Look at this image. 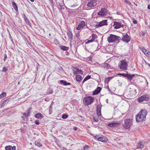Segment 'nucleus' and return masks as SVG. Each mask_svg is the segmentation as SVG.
<instances>
[{"instance_id":"nucleus-1","label":"nucleus","mask_w":150,"mask_h":150,"mask_svg":"<svg viewBox=\"0 0 150 150\" xmlns=\"http://www.w3.org/2000/svg\"><path fill=\"white\" fill-rule=\"evenodd\" d=\"M128 64L126 61L122 60L120 62L119 67L120 69L122 70H127Z\"/></svg>"},{"instance_id":"nucleus-2","label":"nucleus","mask_w":150,"mask_h":150,"mask_svg":"<svg viewBox=\"0 0 150 150\" xmlns=\"http://www.w3.org/2000/svg\"><path fill=\"white\" fill-rule=\"evenodd\" d=\"M125 123L124 127L125 128L128 129L132 125V120L131 119H127L125 120Z\"/></svg>"},{"instance_id":"nucleus-3","label":"nucleus","mask_w":150,"mask_h":150,"mask_svg":"<svg viewBox=\"0 0 150 150\" xmlns=\"http://www.w3.org/2000/svg\"><path fill=\"white\" fill-rule=\"evenodd\" d=\"M94 99L93 98L91 97H87L83 99V101L85 105H90L93 102Z\"/></svg>"},{"instance_id":"nucleus-4","label":"nucleus","mask_w":150,"mask_h":150,"mask_svg":"<svg viewBox=\"0 0 150 150\" xmlns=\"http://www.w3.org/2000/svg\"><path fill=\"white\" fill-rule=\"evenodd\" d=\"M150 98V96L148 94H145L141 96L138 99V101L141 102L144 101H148Z\"/></svg>"},{"instance_id":"nucleus-5","label":"nucleus","mask_w":150,"mask_h":150,"mask_svg":"<svg viewBox=\"0 0 150 150\" xmlns=\"http://www.w3.org/2000/svg\"><path fill=\"white\" fill-rule=\"evenodd\" d=\"M146 117L141 115L139 113L136 115V120L137 122L145 121L146 120Z\"/></svg>"},{"instance_id":"nucleus-6","label":"nucleus","mask_w":150,"mask_h":150,"mask_svg":"<svg viewBox=\"0 0 150 150\" xmlns=\"http://www.w3.org/2000/svg\"><path fill=\"white\" fill-rule=\"evenodd\" d=\"M107 20H103L99 23H98V24H96L95 26L96 28H98L104 25H107Z\"/></svg>"},{"instance_id":"nucleus-7","label":"nucleus","mask_w":150,"mask_h":150,"mask_svg":"<svg viewBox=\"0 0 150 150\" xmlns=\"http://www.w3.org/2000/svg\"><path fill=\"white\" fill-rule=\"evenodd\" d=\"M107 13V10L105 8H102L100 11L98 13V15L99 16H105Z\"/></svg>"},{"instance_id":"nucleus-8","label":"nucleus","mask_w":150,"mask_h":150,"mask_svg":"<svg viewBox=\"0 0 150 150\" xmlns=\"http://www.w3.org/2000/svg\"><path fill=\"white\" fill-rule=\"evenodd\" d=\"M102 106V105L101 104L98 105H97L96 113L97 115L98 116H100L101 115V111Z\"/></svg>"},{"instance_id":"nucleus-9","label":"nucleus","mask_w":150,"mask_h":150,"mask_svg":"<svg viewBox=\"0 0 150 150\" xmlns=\"http://www.w3.org/2000/svg\"><path fill=\"white\" fill-rule=\"evenodd\" d=\"M119 38H108L109 43H118L119 42Z\"/></svg>"},{"instance_id":"nucleus-10","label":"nucleus","mask_w":150,"mask_h":150,"mask_svg":"<svg viewBox=\"0 0 150 150\" xmlns=\"http://www.w3.org/2000/svg\"><path fill=\"white\" fill-rule=\"evenodd\" d=\"M120 124L119 122H111L110 123L108 124V126L110 127H117Z\"/></svg>"},{"instance_id":"nucleus-11","label":"nucleus","mask_w":150,"mask_h":150,"mask_svg":"<svg viewBox=\"0 0 150 150\" xmlns=\"http://www.w3.org/2000/svg\"><path fill=\"white\" fill-rule=\"evenodd\" d=\"M102 88L100 87H98L93 92V94L96 95L99 93L100 91Z\"/></svg>"},{"instance_id":"nucleus-12","label":"nucleus","mask_w":150,"mask_h":150,"mask_svg":"<svg viewBox=\"0 0 150 150\" xmlns=\"http://www.w3.org/2000/svg\"><path fill=\"white\" fill-rule=\"evenodd\" d=\"M98 141L102 142H105L108 141V139L106 137L102 136L101 137H99L98 139Z\"/></svg>"},{"instance_id":"nucleus-13","label":"nucleus","mask_w":150,"mask_h":150,"mask_svg":"<svg viewBox=\"0 0 150 150\" xmlns=\"http://www.w3.org/2000/svg\"><path fill=\"white\" fill-rule=\"evenodd\" d=\"M97 4L96 2L95 1H90L87 4V6L90 7H93L96 6Z\"/></svg>"},{"instance_id":"nucleus-14","label":"nucleus","mask_w":150,"mask_h":150,"mask_svg":"<svg viewBox=\"0 0 150 150\" xmlns=\"http://www.w3.org/2000/svg\"><path fill=\"white\" fill-rule=\"evenodd\" d=\"M124 26V25H121L120 23L119 22H116V24L114 28L115 29H118L120 28L121 27L123 28Z\"/></svg>"},{"instance_id":"nucleus-15","label":"nucleus","mask_w":150,"mask_h":150,"mask_svg":"<svg viewBox=\"0 0 150 150\" xmlns=\"http://www.w3.org/2000/svg\"><path fill=\"white\" fill-rule=\"evenodd\" d=\"M139 113L145 117H146V116L147 114V110L145 109L142 110Z\"/></svg>"},{"instance_id":"nucleus-16","label":"nucleus","mask_w":150,"mask_h":150,"mask_svg":"<svg viewBox=\"0 0 150 150\" xmlns=\"http://www.w3.org/2000/svg\"><path fill=\"white\" fill-rule=\"evenodd\" d=\"M6 150H15L16 149V147L15 146H8L5 147Z\"/></svg>"},{"instance_id":"nucleus-17","label":"nucleus","mask_w":150,"mask_h":150,"mask_svg":"<svg viewBox=\"0 0 150 150\" xmlns=\"http://www.w3.org/2000/svg\"><path fill=\"white\" fill-rule=\"evenodd\" d=\"M144 142H139V143H138L137 146V148L140 149H142L143 148L144 146Z\"/></svg>"},{"instance_id":"nucleus-18","label":"nucleus","mask_w":150,"mask_h":150,"mask_svg":"<svg viewBox=\"0 0 150 150\" xmlns=\"http://www.w3.org/2000/svg\"><path fill=\"white\" fill-rule=\"evenodd\" d=\"M9 101V99H7L6 100L3 101L0 105L1 107H3L5 106V105L6 104H7Z\"/></svg>"},{"instance_id":"nucleus-19","label":"nucleus","mask_w":150,"mask_h":150,"mask_svg":"<svg viewBox=\"0 0 150 150\" xmlns=\"http://www.w3.org/2000/svg\"><path fill=\"white\" fill-rule=\"evenodd\" d=\"M60 83L61 84H63L64 86L70 85L71 84L70 83L67 82L66 81L63 80L60 81Z\"/></svg>"},{"instance_id":"nucleus-20","label":"nucleus","mask_w":150,"mask_h":150,"mask_svg":"<svg viewBox=\"0 0 150 150\" xmlns=\"http://www.w3.org/2000/svg\"><path fill=\"white\" fill-rule=\"evenodd\" d=\"M135 76L134 74L131 75L130 74H126V77H127L128 79L131 80L132 78Z\"/></svg>"},{"instance_id":"nucleus-21","label":"nucleus","mask_w":150,"mask_h":150,"mask_svg":"<svg viewBox=\"0 0 150 150\" xmlns=\"http://www.w3.org/2000/svg\"><path fill=\"white\" fill-rule=\"evenodd\" d=\"M12 6L15 11L16 12L18 11V9L17 6L16 4L14 2H13L12 3Z\"/></svg>"},{"instance_id":"nucleus-22","label":"nucleus","mask_w":150,"mask_h":150,"mask_svg":"<svg viewBox=\"0 0 150 150\" xmlns=\"http://www.w3.org/2000/svg\"><path fill=\"white\" fill-rule=\"evenodd\" d=\"M96 38H92V39L90 40H86L85 42L86 44H89L94 41Z\"/></svg>"},{"instance_id":"nucleus-23","label":"nucleus","mask_w":150,"mask_h":150,"mask_svg":"<svg viewBox=\"0 0 150 150\" xmlns=\"http://www.w3.org/2000/svg\"><path fill=\"white\" fill-rule=\"evenodd\" d=\"M30 113V110L29 109H28L26 111V113H24L23 114V115L26 117L29 116Z\"/></svg>"},{"instance_id":"nucleus-24","label":"nucleus","mask_w":150,"mask_h":150,"mask_svg":"<svg viewBox=\"0 0 150 150\" xmlns=\"http://www.w3.org/2000/svg\"><path fill=\"white\" fill-rule=\"evenodd\" d=\"M35 117L39 119H40L43 117V115L40 113H38L35 115Z\"/></svg>"},{"instance_id":"nucleus-25","label":"nucleus","mask_w":150,"mask_h":150,"mask_svg":"<svg viewBox=\"0 0 150 150\" xmlns=\"http://www.w3.org/2000/svg\"><path fill=\"white\" fill-rule=\"evenodd\" d=\"M60 48L62 50L67 51L69 49V48L65 46H59Z\"/></svg>"},{"instance_id":"nucleus-26","label":"nucleus","mask_w":150,"mask_h":150,"mask_svg":"<svg viewBox=\"0 0 150 150\" xmlns=\"http://www.w3.org/2000/svg\"><path fill=\"white\" fill-rule=\"evenodd\" d=\"M76 78L77 81L78 82L81 81L82 79L81 76L79 75H76Z\"/></svg>"},{"instance_id":"nucleus-27","label":"nucleus","mask_w":150,"mask_h":150,"mask_svg":"<svg viewBox=\"0 0 150 150\" xmlns=\"http://www.w3.org/2000/svg\"><path fill=\"white\" fill-rule=\"evenodd\" d=\"M59 6L60 7L61 9H64V4L62 1L60 2H59L58 4Z\"/></svg>"},{"instance_id":"nucleus-28","label":"nucleus","mask_w":150,"mask_h":150,"mask_svg":"<svg viewBox=\"0 0 150 150\" xmlns=\"http://www.w3.org/2000/svg\"><path fill=\"white\" fill-rule=\"evenodd\" d=\"M91 78V76L90 75H88L82 81V83H83L85 81L88 80Z\"/></svg>"},{"instance_id":"nucleus-29","label":"nucleus","mask_w":150,"mask_h":150,"mask_svg":"<svg viewBox=\"0 0 150 150\" xmlns=\"http://www.w3.org/2000/svg\"><path fill=\"white\" fill-rule=\"evenodd\" d=\"M121 40L124 42H128L130 40V38H122Z\"/></svg>"},{"instance_id":"nucleus-30","label":"nucleus","mask_w":150,"mask_h":150,"mask_svg":"<svg viewBox=\"0 0 150 150\" xmlns=\"http://www.w3.org/2000/svg\"><path fill=\"white\" fill-rule=\"evenodd\" d=\"M35 145L37 146L40 147L42 146V144L41 143L40 141H37L35 142Z\"/></svg>"},{"instance_id":"nucleus-31","label":"nucleus","mask_w":150,"mask_h":150,"mask_svg":"<svg viewBox=\"0 0 150 150\" xmlns=\"http://www.w3.org/2000/svg\"><path fill=\"white\" fill-rule=\"evenodd\" d=\"M80 25H81L83 28L85 26V23L83 21H81L79 24Z\"/></svg>"},{"instance_id":"nucleus-32","label":"nucleus","mask_w":150,"mask_h":150,"mask_svg":"<svg viewBox=\"0 0 150 150\" xmlns=\"http://www.w3.org/2000/svg\"><path fill=\"white\" fill-rule=\"evenodd\" d=\"M24 19L26 24H27L28 25L30 26L31 23L29 20L28 19L26 18H25V19Z\"/></svg>"},{"instance_id":"nucleus-33","label":"nucleus","mask_w":150,"mask_h":150,"mask_svg":"<svg viewBox=\"0 0 150 150\" xmlns=\"http://www.w3.org/2000/svg\"><path fill=\"white\" fill-rule=\"evenodd\" d=\"M67 34L69 38H72V33L71 31H68Z\"/></svg>"},{"instance_id":"nucleus-34","label":"nucleus","mask_w":150,"mask_h":150,"mask_svg":"<svg viewBox=\"0 0 150 150\" xmlns=\"http://www.w3.org/2000/svg\"><path fill=\"white\" fill-rule=\"evenodd\" d=\"M6 96V93L4 92L0 95V99H1Z\"/></svg>"},{"instance_id":"nucleus-35","label":"nucleus","mask_w":150,"mask_h":150,"mask_svg":"<svg viewBox=\"0 0 150 150\" xmlns=\"http://www.w3.org/2000/svg\"><path fill=\"white\" fill-rule=\"evenodd\" d=\"M144 53L147 56H150V52L149 51L146 50V51H144Z\"/></svg>"},{"instance_id":"nucleus-36","label":"nucleus","mask_w":150,"mask_h":150,"mask_svg":"<svg viewBox=\"0 0 150 150\" xmlns=\"http://www.w3.org/2000/svg\"><path fill=\"white\" fill-rule=\"evenodd\" d=\"M108 38H120V37L111 34L110 35V36H109Z\"/></svg>"},{"instance_id":"nucleus-37","label":"nucleus","mask_w":150,"mask_h":150,"mask_svg":"<svg viewBox=\"0 0 150 150\" xmlns=\"http://www.w3.org/2000/svg\"><path fill=\"white\" fill-rule=\"evenodd\" d=\"M103 66L105 68H109L110 66L109 64L106 63H105L103 64Z\"/></svg>"},{"instance_id":"nucleus-38","label":"nucleus","mask_w":150,"mask_h":150,"mask_svg":"<svg viewBox=\"0 0 150 150\" xmlns=\"http://www.w3.org/2000/svg\"><path fill=\"white\" fill-rule=\"evenodd\" d=\"M90 148V146L88 145H85L84 147V150H87L89 149Z\"/></svg>"},{"instance_id":"nucleus-39","label":"nucleus","mask_w":150,"mask_h":150,"mask_svg":"<svg viewBox=\"0 0 150 150\" xmlns=\"http://www.w3.org/2000/svg\"><path fill=\"white\" fill-rule=\"evenodd\" d=\"M53 92V90L51 89H49L48 90V94H52Z\"/></svg>"},{"instance_id":"nucleus-40","label":"nucleus","mask_w":150,"mask_h":150,"mask_svg":"<svg viewBox=\"0 0 150 150\" xmlns=\"http://www.w3.org/2000/svg\"><path fill=\"white\" fill-rule=\"evenodd\" d=\"M139 49L141 50L142 52L144 53V51H146V49L144 47H139Z\"/></svg>"},{"instance_id":"nucleus-41","label":"nucleus","mask_w":150,"mask_h":150,"mask_svg":"<svg viewBox=\"0 0 150 150\" xmlns=\"http://www.w3.org/2000/svg\"><path fill=\"white\" fill-rule=\"evenodd\" d=\"M93 119L95 122H97L99 121L98 119L96 117H93Z\"/></svg>"},{"instance_id":"nucleus-42","label":"nucleus","mask_w":150,"mask_h":150,"mask_svg":"<svg viewBox=\"0 0 150 150\" xmlns=\"http://www.w3.org/2000/svg\"><path fill=\"white\" fill-rule=\"evenodd\" d=\"M117 75H119L120 76H123L125 77H126V74H121V73H118L117 74Z\"/></svg>"},{"instance_id":"nucleus-43","label":"nucleus","mask_w":150,"mask_h":150,"mask_svg":"<svg viewBox=\"0 0 150 150\" xmlns=\"http://www.w3.org/2000/svg\"><path fill=\"white\" fill-rule=\"evenodd\" d=\"M68 117V115L66 114H63L62 116V118L63 119H65L67 118Z\"/></svg>"},{"instance_id":"nucleus-44","label":"nucleus","mask_w":150,"mask_h":150,"mask_svg":"<svg viewBox=\"0 0 150 150\" xmlns=\"http://www.w3.org/2000/svg\"><path fill=\"white\" fill-rule=\"evenodd\" d=\"M76 70L77 71L79 72L81 74H83V71L82 70L79 69V68H76Z\"/></svg>"},{"instance_id":"nucleus-45","label":"nucleus","mask_w":150,"mask_h":150,"mask_svg":"<svg viewBox=\"0 0 150 150\" xmlns=\"http://www.w3.org/2000/svg\"><path fill=\"white\" fill-rule=\"evenodd\" d=\"M7 68L6 67H4L3 68L2 71L4 72H6L7 71Z\"/></svg>"},{"instance_id":"nucleus-46","label":"nucleus","mask_w":150,"mask_h":150,"mask_svg":"<svg viewBox=\"0 0 150 150\" xmlns=\"http://www.w3.org/2000/svg\"><path fill=\"white\" fill-rule=\"evenodd\" d=\"M125 3H127L130 6L131 5V3L128 1H127L126 0H125Z\"/></svg>"},{"instance_id":"nucleus-47","label":"nucleus","mask_w":150,"mask_h":150,"mask_svg":"<svg viewBox=\"0 0 150 150\" xmlns=\"http://www.w3.org/2000/svg\"><path fill=\"white\" fill-rule=\"evenodd\" d=\"M82 28H83L82 27H81V25H80L79 24L78 27L76 28V29L77 30H80Z\"/></svg>"},{"instance_id":"nucleus-48","label":"nucleus","mask_w":150,"mask_h":150,"mask_svg":"<svg viewBox=\"0 0 150 150\" xmlns=\"http://www.w3.org/2000/svg\"><path fill=\"white\" fill-rule=\"evenodd\" d=\"M35 123L37 125H38L40 124L39 121L38 120H36L35 121Z\"/></svg>"},{"instance_id":"nucleus-49","label":"nucleus","mask_w":150,"mask_h":150,"mask_svg":"<svg viewBox=\"0 0 150 150\" xmlns=\"http://www.w3.org/2000/svg\"><path fill=\"white\" fill-rule=\"evenodd\" d=\"M123 38H129V36L126 33L125 35H123Z\"/></svg>"},{"instance_id":"nucleus-50","label":"nucleus","mask_w":150,"mask_h":150,"mask_svg":"<svg viewBox=\"0 0 150 150\" xmlns=\"http://www.w3.org/2000/svg\"><path fill=\"white\" fill-rule=\"evenodd\" d=\"M54 42L55 44L56 45L59 44V43L58 41L57 40H54Z\"/></svg>"},{"instance_id":"nucleus-51","label":"nucleus","mask_w":150,"mask_h":150,"mask_svg":"<svg viewBox=\"0 0 150 150\" xmlns=\"http://www.w3.org/2000/svg\"><path fill=\"white\" fill-rule=\"evenodd\" d=\"M111 79V77H108L107 78V79H106L105 80V82H106L108 80V81Z\"/></svg>"},{"instance_id":"nucleus-52","label":"nucleus","mask_w":150,"mask_h":150,"mask_svg":"<svg viewBox=\"0 0 150 150\" xmlns=\"http://www.w3.org/2000/svg\"><path fill=\"white\" fill-rule=\"evenodd\" d=\"M94 139H96V140H98V138L99 137H98V135H97V136H94Z\"/></svg>"},{"instance_id":"nucleus-53","label":"nucleus","mask_w":150,"mask_h":150,"mask_svg":"<svg viewBox=\"0 0 150 150\" xmlns=\"http://www.w3.org/2000/svg\"><path fill=\"white\" fill-rule=\"evenodd\" d=\"M133 23L134 24H136L137 23V21L136 20H133Z\"/></svg>"},{"instance_id":"nucleus-54","label":"nucleus","mask_w":150,"mask_h":150,"mask_svg":"<svg viewBox=\"0 0 150 150\" xmlns=\"http://www.w3.org/2000/svg\"><path fill=\"white\" fill-rule=\"evenodd\" d=\"M4 61L7 58V55H6V54H5L4 55Z\"/></svg>"},{"instance_id":"nucleus-55","label":"nucleus","mask_w":150,"mask_h":150,"mask_svg":"<svg viewBox=\"0 0 150 150\" xmlns=\"http://www.w3.org/2000/svg\"><path fill=\"white\" fill-rule=\"evenodd\" d=\"M92 38H95V37H96V36L95 34H92Z\"/></svg>"},{"instance_id":"nucleus-56","label":"nucleus","mask_w":150,"mask_h":150,"mask_svg":"<svg viewBox=\"0 0 150 150\" xmlns=\"http://www.w3.org/2000/svg\"><path fill=\"white\" fill-rule=\"evenodd\" d=\"M25 41H27V43H28V44L29 45H30V43H29V42L28 41V40L27 39H26V38L25 39Z\"/></svg>"},{"instance_id":"nucleus-57","label":"nucleus","mask_w":150,"mask_h":150,"mask_svg":"<svg viewBox=\"0 0 150 150\" xmlns=\"http://www.w3.org/2000/svg\"><path fill=\"white\" fill-rule=\"evenodd\" d=\"M23 17L24 18V19H25V18H26V16L24 14L23 16Z\"/></svg>"},{"instance_id":"nucleus-58","label":"nucleus","mask_w":150,"mask_h":150,"mask_svg":"<svg viewBox=\"0 0 150 150\" xmlns=\"http://www.w3.org/2000/svg\"><path fill=\"white\" fill-rule=\"evenodd\" d=\"M90 1H95L96 2L97 0H90Z\"/></svg>"},{"instance_id":"nucleus-59","label":"nucleus","mask_w":150,"mask_h":150,"mask_svg":"<svg viewBox=\"0 0 150 150\" xmlns=\"http://www.w3.org/2000/svg\"><path fill=\"white\" fill-rule=\"evenodd\" d=\"M148 8L149 9H150V5H148Z\"/></svg>"},{"instance_id":"nucleus-60","label":"nucleus","mask_w":150,"mask_h":150,"mask_svg":"<svg viewBox=\"0 0 150 150\" xmlns=\"http://www.w3.org/2000/svg\"><path fill=\"white\" fill-rule=\"evenodd\" d=\"M106 101L107 103H108V99L106 100Z\"/></svg>"},{"instance_id":"nucleus-61","label":"nucleus","mask_w":150,"mask_h":150,"mask_svg":"<svg viewBox=\"0 0 150 150\" xmlns=\"http://www.w3.org/2000/svg\"><path fill=\"white\" fill-rule=\"evenodd\" d=\"M11 41H12V42L13 44H14V42H13V40L12 39H11Z\"/></svg>"},{"instance_id":"nucleus-62","label":"nucleus","mask_w":150,"mask_h":150,"mask_svg":"<svg viewBox=\"0 0 150 150\" xmlns=\"http://www.w3.org/2000/svg\"><path fill=\"white\" fill-rule=\"evenodd\" d=\"M141 34L142 35H144V33H142Z\"/></svg>"},{"instance_id":"nucleus-63","label":"nucleus","mask_w":150,"mask_h":150,"mask_svg":"<svg viewBox=\"0 0 150 150\" xmlns=\"http://www.w3.org/2000/svg\"><path fill=\"white\" fill-rule=\"evenodd\" d=\"M75 6V5H73L72 6H71V7H73Z\"/></svg>"},{"instance_id":"nucleus-64","label":"nucleus","mask_w":150,"mask_h":150,"mask_svg":"<svg viewBox=\"0 0 150 150\" xmlns=\"http://www.w3.org/2000/svg\"><path fill=\"white\" fill-rule=\"evenodd\" d=\"M30 0L32 2H33L35 0Z\"/></svg>"}]
</instances>
